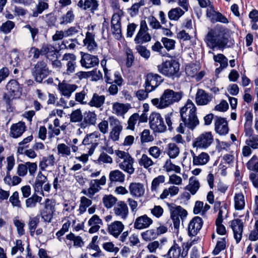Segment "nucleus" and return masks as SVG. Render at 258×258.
I'll list each match as a JSON object with an SVG mask.
<instances>
[{
  "instance_id": "nucleus-1",
  "label": "nucleus",
  "mask_w": 258,
  "mask_h": 258,
  "mask_svg": "<svg viewBox=\"0 0 258 258\" xmlns=\"http://www.w3.org/2000/svg\"><path fill=\"white\" fill-rule=\"evenodd\" d=\"M205 41L211 48L213 49L218 47L222 50L232 46L234 43V40L231 38L229 30L219 25L208 32L205 37Z\"/></svg>"
},
{
  "instance_id": "nucleus-2",
  "label": "nucleus",
  "mask_w": 258,
  "mask_h": 258,
  "mask_svg": "<svg viewBox=\"0 0 258 258\" xmlns=\"http://www.w3.org/2000/svg\"><path fill=\"white\" fill-rule=\"evenodd\" d=\"M182 98V93L174 92L172 90L166 89L160 98L153 99L152 104L159 108H163L178 102Z\"/></svg>"
},
{
  "instance_id": "nucleus-3",
  "label": "nucleus",
  "mask_w": 258,
  "mask_h": 258,
  "mask_svg": "<svg viewBox=\"0 0 258 258\" xmlns=\"http://www.w3.org/2000/svg\"><path fill=\"white\" fill-rule=\"evenodd\" d=\"M180 64L175 59H171L163 62L157 66L158 72L161 74L168 77H178Z\"/></svg>"
},
{
  "instance_id": "nucleus-4",
  "label": "nucleus",
  "mask_w": 258,
  "mask_h": 258,
  "mask_svg": "<svg viewBox=\"0 0 258 258\" xmlns=\"http://www.w3.org/2000/svg\"><path fill=\"white\" fill-rule=\"evenodd\" d=\"M32 75L36 82L41 83L50 73L47 64L43 60L38 61L31 70Z\"/></svg>"
},
{
  "instance_id": "nucleus-5",
  "label": "nucleus",
  "mask_w": 258,
  "mask_h": 258,
  "mask_svg": "<svg viewBox=\"0 0 258 258\" xmlns=\"http://www.w3.org/2000/svg\"><path fill=\"white\" fill-rule=\"evenodd\" d=\"M149 119L150 128L154 132L162 133L166 131V126L160 113L155 112H152L150 114Z\"/></svg>"
},
{
  "instance_id": "nucleus-6",
  "label": "nucleus",
  "mask_w": 258,
  "mask_h": 258,
  "mask_svg": "<svg viewBox=\"0 0 258 258\" xmlns=\"http://www.w3.org/2000/svg\"><path fill=\"white\" fill-rule=\"evenodd\" d=\"M214 138L211 132H207L201 134L193 141L194 147L207 148L213 142Z\"/></svg>"
},
{
  "instance_id": "nucleus-7",
  "label": "nucleus",
  "mask_w": 258,
  "mask_h": 258,
  "mask_svg": "<svg viewBox=\"0 0 258 258\" xmlns=\"http://www.w3.org/2000/svg\"><path fill=\"white\" fill-rule=\"evenodd\" d=\"M164 79L161 76L157 74L149 73L147 75L145 81V88L148 92H151L155 89Z\"/></svg>"
},
{
  "instance_id": "nucleus-8",
  "label": "nucleus",
  "mask_w": 258,
  "mask_h": 258,
  "mask_svg": "<svg viewBox=\"0 0 258 258\" xmlns=\"http://www.w3.org/2000/svg\"><path fill=\"white\" fill-rule=\"evenodd\" d=\"M187 215V211L180 206H176L174 210L171 211V218L173 221L174 228L177 230V233L178 232L180 224L179 217L183 220L186 217Z\"/></svg>"
},
{
  "instance_id": "nucleus-9",
  "label": "nucleus",
  "mask_w": 258,
  "mask_h": 258,
  "mask_svg": "<svg viewBox=\"0 0 258 258\" xmlns=\"http://www.w3.org/2000/svg\"><path fill=\"white\" fill-rule=\"evenodd\" d=\"M81 54L80 62L82 67L90 68L98 64L99 59L97 56L83 52H81Z\"/></svg>"
},
{
  "instance_id": "nucleus-10",
  "label": "nucleus",
  "mask_w": 258,
  "mask_h": 258,
  "mask_svg": "<svg viewBox=\"0 0 258 258\" xmlns=\"http://www.w3.org/2000/svg\"><path fill=\"white\" fill-rule=\"evenodd\" d=\"M231 227L232 229L234 237L236 243H238L242 238V234L243 230V223L239 219H235L231 222Z\"/></svg>"
},
{
  "instance_id": "nucleus-11",
  "label": "nucleus",
  "mask_w": 258,
  "mask_h": 258,
  "mask_svg": "<svg viewBox=\"0 0 258 258\" xmlns=\"http://www.w3.org/2000/svg\"><path fill=\"white\" fill-rule=\"evenodd\" d=\"M111 27L115 38L120 40L122 37L121 18L119 15L114 14L111 21Z\"/></svg>"
},
{
  "instance_id": "nucleus-12",
  "label": "nucleus",
  "mask_w": 258,
  "mask_h": 258,
  "mask_svg": "<svg viewBox=\"0 0 258 258\" xmlns=\"http://www.w3.org/2000/svg\"><path fill=\"white\" fill-rule=\"evenodd\" d=\"M215 131L220 136H225L228 133L229 127L225 118L218 116H215Z\"/></svg>"
},
{
  "instance_id": "nucleus-13",
  "label": "nucleus",
  "mask_w": 258,
  "mask_h": 258,
  "mask_svg": "<svg viewBox=\"0 0 258 258\" xmlns=\"http://www.w3.org/2000/svg\"><path fill=\"white\" fill-rule=\"evenodd\" d=\"M203 219L199 217H195L189 222L188 226V234L194 236L197 234L203 226Z\"/></svg>"
},
{
  "instance_id": "nucleus-14",
  "label": "nucleus",
  "mask_w": 258,
  "mask_h": 258,
  "mask_svg": "<svg viewBox=\"0 0 258 258\" xmlns=\"http://www.w3.org/2000/svg\"><path fill=\"white\" fill-rule=\"evenodd\" d=\"M6 89L13 98L19 97L22 94V87L17 81L14 79L11 80L6 85Z\"/></svg>"
},
{
  "instance_id": "nucleus-15",
  "label": "nucleus",
  "mask_w": 258,
  "mask_h": 258,
  "mask_svg": "<svg viewBox=\"0 0 258 258\" xmlns=\"http://www.w3.org/2000/svg\"><path fill=\"white\" fill-rule=\"evenodd\" d=\"M182 122L185 126L191 130H193L199 124V121L196 115V107L190 109L188 119L186 118L185 121Z\"/></svg>"
},
{
  "instance_id": "nucleus-16",
  "label": "nucleus",
  "mask_w": 258,
  "mask_h": 258,
  "mask_svg": "<svg viewBox=\"0 0 258 258\" xmlns=\"http://www.w3.org/2000/svg\"><path fill=\"white\" fill-rule=\"evenodd\" d=\"M77 6L83 10H89L93 13L98 10L99 4L97 0H80Z\"/></svg>"
},
{
  "instance_id": "nucleus-17",
  "label": "nucleus",
  "mask_w": 258,
  "mask_h": 258,
  "mask_svg": "<svg viewBox=\"0 0 258 258\" xmlns=\"http://www.w3.org/2000/svg\"><path fill=\"white\" fill-rule=\"evenodd\" d=\"M213 96L207 93L204 90L199 89L196 96V101L199 105L208 104L212 100Z\"/></svg>"
},
{
  "instance_id": "nucleus-18",
  "label": "nucleus",
  "mask_w": 258,
  "mask_h": 258,
  "mask_svg": "<svg viewBox=\"0 0 258 258\" xmlns=\"http://www.w3.org/2000/svg\"><path fill=\"white\" fill-rule=\"evenodd\" d=\"M97 119V115L94 112H86L84 113L83 121L80 124V126L85 128L88 126L95 125Z\"/></svg>"
},
{
  "instance_id": "nucleus-19",
  "label": "nucleus",
  "mask_w": 258,
  "mask_h": 258,
  "mask_svg": "<svg viewBox=\"0 0 258 258\" xmlns=\"http://www.w3.org/2000/svg\"><path fill=\"white\" fill-rule=\"evenodd\" d=\"M124 229V225L121 222L115 221L108 225V232L114 237L117 238Z\"/></svg>"
},
{
  "instance_id": "nucleus-20",
  "label": "nucleus",
  "mask_w": 258,
  "mask_h": 258,
  "mask_svg": "<svg viewBox=\"0 0 258 258\" xmlns=\"http://www.w3.org/2000/svg\"><path fill=\"white\" fill-rule=\"evenodd\" d=\"M26 126L24 122L20 121L13 124L10 128V134L13 138H17L20 137L25 131Z\"/></svg>"
},
{
  "instance_id": "nucleus-21",
  "label": "nucleus",
  "mask_w": 258,
  "mask_h": 258,
  "mask_svg": "<svg viewBox=\"0 0 258 258\" xmlns=\"http://www.w3.org/2000/svg\"><path fill=\"white\" fill-rule=\"evenodd\" d=\"M187 254V252L184 255L183 252L181 253V248L176 243L175 240L174 241L173 245L168 250V252L164 255L167 258H179L180 255L184 257Z\"/></svg>"
},
{
  "instance_id": "nucleus-22",
  "label": "nucleus",
  "mask_w": 258,
  "mask_h": 258,
  "mask_svg": "<svg viewBox=\"0 0 258 258\" xmlns=\"http://www.w3.org/2000/svg\"><path fill=\"white\" fill-rule=\"evenodd\" d=\"M152 223V220L146 215L137 218L134 223V227L138 229L147 228Z\"/></svg>"
},
{
  "instance_id": "nucleus-23",
  "label": "nucleus",
  "mask_w": 258,
  "mask_h": 258,
  "mask_svg": "<svg viewBox=\"0 0 258 258\" xmlns=\"http://www.w3.org/2000/svg\"><path fill=\"white\" fill-rule=\"evenodd\" d=\"M130 194L133 196L140 197L145 192V189L143 184L141 183L132 182L129 186Z\"/></svg>"
},
{
  "instance_id": "nucleus-24",
  "label": "nucleus",
  "mask_w": 258,
  "mask_h": 258,
  "mask_svg": "<svg viewBox=\"0 0 258 258\" xmlns=\"http://www.w3.org/2000/svg\"><path fill=\"white\" fill-rule=\"evenodd\" d=\"M127 156V159H124L123 162L119 166L121 169L131 174L134 172V168L133 166L134 159L130 154H128Z\"/></svg>"
},
{
  "instance_id": "nucleus-25",
  "label": "nucleus",
  "mask_w": 258,
  "mask_h": 258,
  "mask_svg": "<svg viewBox=\"0 0 258 258\" xmlns=\"http://www.w3.org/2000/svg\"><path fill=\"white\" fill-rule=\"evenodd\" d=\"M119 207H115L113 209L115 215L121 216V218L125 220L128 214V208L126 204L123 202H120Z\"/></svg>"
},
{
  "instance_id": "nucleus-26",
  "label": "nucleus",
  "mask_w": 258,
  "mask_h": 258,
  "mask_svg": "<svg viewBox=\"0 0 258 258\" xmlns=\"http://www.w3.org/2000/svg\"><path fill=\"white\" fill-rule=\"evenodd\" d=\"M200 186L199 181L196 179L195 176H192L189 179V184L185 186V189L189 191L194 195L198 190Z\"/></svg>"
},
{
  "instance_id": "nucleus-27",
  "label": "nucleus",
  "mask_w": 258,
  "mask_h": 258,
  "mask_svg": "<svg viewBox=\"0 0 258 258\" xmlns=\"http://www.w3.org/2000/svg\"><path fill=\"white\" fill-rule=\"evenodd\" d=\"M151 40V36L149 33L143 32L138 31L137 34L134 41L136 44H142L150 41Z\"/></svg>"
},
{
  "instance_id": "nucleus-28",
  "label": "nucleus",
  "mask_w": 258,
  "mask_h": 258,
  "mask_svg": "<svg viewBox=\"0 0 258 258\" xmlns=\"http://www.w3.org/2000/svg\"><path fill=\"white\" fill-rule=\"evenodd\" d=\"M105 99V97L104 95L99 96L97 93H94L92 99L89 102V105L97 108L100 107L104 103Z\"/></svg>"
},
{
  "instance_id": "nucleus-29",
  "label": "nucleus",
  "mask_w": 258,
  "mask_h": 258,
  "mask_svg": "<svg viewBox=\"0 0 258 258\" xmlns=\"http://www.w3.org/2000/svg\"><path fill=\"white\" fill-rule=\"evenodd\" d=\"M124 177V174L118 170L111 171L109 173V180L111 183L113 182H123Z\"/></svg>"
},
{
  "instance_id": "nucleus-30",
  "label": "nucleus",
  "mask_w": 258,
  "mask_h": 258,
  "mask_svg": "<svg viewBox=\"0 0 258 258\" xmlns=\"http://www.w3.org/2000/svg\"><path fill=\"white\" fill-rule=\"evenodd\" d=\"M130 104H124L118 102L114 103L112 109L117 115H122L126 113L129 109Z\"/></svg>"
},
{
  "instance_id": "nucleus-31",
  "label": "nucleus",
  "mask_w": 258,
  "mask_h": 258,
  "mask_svg": "<svg viewBox=\"0 0 258 258\" xmlns=\"http://www.w3.org/2000/svg\"><path fill=\"white\" fill-rule=\"evenodd\" d=\"M234 200L235 210H241L244 209L245 206L244 197L242 193L236 194Z\"/></svg>"
},
{
  "instance_id": "nucleus-32",
  "label": "nucleus",
  "mask_w": 258,
  "mask_h": 258,
  "mask_svg": "<svg viewBox=\"0 0 258 258\" xmlns=\"http://www.w3.org/2000/svg\"><path fill=\"white\" fill-rule=\"evenodd\" d=\"M184 14V12L180 8L177 7L170 10L168 13V16L170 20H178Z\"/></svg>"
},
{
  "instance_id": "nucleus-33",
  "label": "nucleus",
  "mask_w": 258,
  "mask_h": 258,
  "mask_svg": "<svg viewBox=\"0 0 258 258\" xmlns=\"http://www.w3.org/2000/svg\"><path fill=\"white\" fill-rule=\"evenodd\" d=\"M66 238L68 240L74 241V246L81 247L84 245V242L82 237L80 236H75L73 233H70L66 236Z\"/></svg>"
},
{
  "instance_id": "nucleus-34",
  "label": "nucleus",
  "mask_w": 258,
  "mask_h": 258,
  "mask_svg": "<svg viewBox=\"0 0 258 258\" xmlns=\"http://www.w3.org/2000/svg\"><path fill=\"white\" fill-rule=\"evenodd\" d=\"M39 222V216H36L33 218H30L28 226L31 236H33L34 235L35 231Z\"/></svg>"
},
{
  "instance_id": "nucleus-35",
  "label": "nucleus",
  "mask_w": 258,
  "mask_h": 258,
  "mask_svg": "<svg viewBox=\"0 0 258 258\" xmlns=\"http://www.w3.org/2000/svg\"><path fill=\"white\" fill-rule=\"evenodd\" d=\"M196 107L194 103L191 102V100H188L187 101L186 104L184 106L182 107L180 109V115L181 119L182 121H184L186 120V112L187 111L188 109H189V110L192 108Z\"/></svg>"
},
{
  "instance_id": "nucleus-36",
  "label": "nucleus",
  "mask_w": 258,
  "mask_h": 258,
  "mask_svg": "<svg viewBox=\"0 0 258 258\" xmlns=\"http://www.w3.org/2000/svg\"><path fill=\"white\" fill-rule=\"evenodd\" d=\"M75 19V15L73 14V12L72 10H69L67 12V14L62 16L60 18V25L67 24L72 22Z\"/></svg>"
},
{
  "instance_id": "nucleus-37",
  "label": "nucleus",
  "mask_w": 258,
  "mask_h": 258,
  "mask_svg": "<svg viewBox=\"0 0 258 258\" xmlns=\"http://www.w3.org/2000/svg\"><path fill=\"white\" fill-rule=\"evenodd\" d=\"M168 155L170 158H175L179 153V148L174 143H169L168 145Z\"/></svg>"
},
{
  "instance_id": "nucleus-38",
  "label": "nucleus",
  "mask_w": 258,
  "mask_h": 258,
  "mask_svg": "<svg viewBox=\"0 0 258 258\" xmlns=\"http://www.w3.org/2000/svg\"><path fill=\"white\" fill-rule=\"evenodd\" d=\"M141 235L143 239L147 241L153 240L158 236V234H156V230L155 229L148 230L143 232Z\"/></svg>"
},
{
  "instance_id": "nucleus-39",
  "label": "nucleus",
  "mask_w": 258,
  "mask_h": 258,
  "mask_svg": "<svg viewBox=\"0 0 258 258\" xmlns=\"http://www.w3.org/2000/svg\"><path fill=\"white\" fill-rule=\"evenodd\" d=\"M213 59L215 62H219L220 64V66L223 68H226L228 66V59L223 54L219 53L217 55H214Z\"/></svg>"
},
{
  "instance_id": "nucleus-40",
  "label": "nucleus",
  "mask_w": 258,
  "mask_h": 258,
  "mask_svg": "<svg viewBox=\"0 0 258 258\" xmlns=\"http://www.w3.org/2000/svg\"><path fill=\"white\" fill-rule=\"evenodd\" d=\"M117 199L112 195L105 196L103 198L104 206L107 209L111 208L116 203Z\"/></svg>"
},
{
  "instance_id": "nucleus-41",
  "label": "nucleus",
  "mask_w": 258,
  "mask_h": 258,
  "mask_svg": "<svg viewBox=\"0 0 258 258\" xmlns=\"http://www.w3.org/2000/svg\"><path fill=\"white\" fill-rule=\"evenodd\" d=\"M197 159L195 164H194V165H205L209 161V156L207 153L202 152L197 156Z\"/></svg>"
},
{
  "instance_id": "nucleus-42",
  "label": "nucleus",
  "mask_w": 258,
  "mask_h": 258,
  "mask_svg": "<svg viewBox=\"0 0 258 258\" xmlns=\"http://www.w3.org/2000/svg\"><path fill=\"white\" fill-rule=\"evenodd\" d=\"M82 119L83 115L80 109L73 111L70 116L71 121L73 122H80Z\"/></svg>"
},
{
  "instance_id": "nucleus-43",
  "label": "nucleus",
  "mask_w": 258,
  "mask_h": 258,
  "mask_svg": "<svg viewBox=\"0 0 258 258\" xmlns=\"http://www.w3.org/2000/svg\"><path fill=\"white\" fill-rule=\"evenodd\" d=\"M136 49L142 57L146 59L149 58L150 56V51L149 50H148L145 46H143L142 45H137Z\"/></svg>"
},
{
  "instance_id": "nucleus-44",
  "label": "nucleus",
  "mask_w": 258,
  "mask_h": 258,
  "mask_svg": "<svg viewBox=\"0 0 258 258\" xmlns=\"http://www.w3.org/2000/svg\"><path fill=\"white\" fill-rule=\"evenodd\" d=\"M139 164L140 165L143 166L144 168H148L150 166L153 165L154 162L146 154H143L142 158L139 161Z\"/></svg>"
},
{
  "instance_id": "nucleus-45",
  "label": "nucleus",
  "mask_w": 258,
  "mask_h": 258,
  "mask_svg": "<svg viewBox=\"0 0 258 258\" xmlns=\"http://www.w3.org/2000/svg\"><path fill=\"white\" fill-rule=\"evenodd\" d=\"M14 22L11 21H7L5 23H3L1 27V30L3 31L5 34H8L10 33L12 29L15 27Z\"/></svg>"
},
{
  "instance_id": "nucleus-46",
  "label": "nucleus",
  "mask_w": 258,
  "mask_h": 258,
  "mask_svg": "<svg viewBox=\"0 0 258 258\" xmlns=\"http://www.w3.org/2000/svg\"><path fill=\"white\" fill-rule=\"evenodd\" d=\"M164 167L166 168L167 172L174 171L177 173H179L180 172V167L173 164L170 159L166 161Z\"/></svg>"
},
{
  "instance_id": "nucleus-47",
  "label": "nucleus",
  "mask_w": 258,
  "mask_h": 258,
  "mask_svg": "<svg viewBox=\"0 0 258 258\" xmlns=\"http://www.w3.org/2000/svg\"><path fill=\"white\" fill-rule=\"evenodd\" d=\"M139 117V115L137 113H135L132 115L128 120V126H127L126 129L134 131L135 129V125Z\"/></svg>"
},
{
  "instance_id": "nucleus-48",
  "label": "nucleus",
  "mask_w": 258,
  "mask_h": 258,
  "mask_svg": "<svg viewBox=\"0 0 258 258\" xmlns=\"http://www.w3.org/2000/svg\"><path fill=\"white\" fill-rule=\"evenodd\" d=\"M217 22H220L223 23H228V19L221 13L216 12L214 14V16L212 17L211 22L214 23Z\"/></svg>"
},
{
  "instance_id": "nucleus-49",
  "label": "nucleus",
  "mask_w": 258,
  "mask_h": 258,
  "mask_svg": "<svg viewBox=\"0 0 258 258\" xmlns=\"http://www.w3.org/2000/svg\"><path fill=\"white\" fill-rule=\"evenodd\" d=\"M222 241H218L217 242L216 245L213 251V253L214 255L218 254L222 250H224L226 247V241L225 239L222 238Z\"/></svg>"
},
{
  "instance_id": "nucleus-50",
  "label": "nucleus",
  "mask_w": 258,
  "mask_h": 258,
  "mask_svg": "<svg viewBox=\"0 0 258 258\" xmlns=\"http://www.w3.org/2000/svg\"><path fill=\"white\" fill-rule=\"evenodd\" d=\"M245 143L253 149H258V135H253L248 140H246Z\"/></svg>"
},
{
  "instance_id": "nucleus-51",
  "label": "nucleus",
  "mask_w": 258,
  "mask_h": 258,
  "mask_svg": "<svg viewBox=\"0 0 258 258\" xmlns=\"http://www.w3.org/2000/svg\"><path fill=\"white\" fill-rule=\"evenodd\" d=\"M161 41L167 50L173 49L175 47V41L173 39L163 37Z\"/></svg>"
},
{
  "instance_id": "nucleus-52",
  "label": "nucleus",
  "mask_w": 258,
  "mask_h": 258,
  "mask_svg": "<svg viewBox=\"0 0 258 258\" xmlns=\"http://www.w3.org/2000/svg\"><path fill=\"white\" fill-rule=\"evenodd\" d=\"M14 98H13V97L11 96L10 94H9L8 93H5L3 96V99L6 103V109L8 112L13 111V108H12V100Z\"/></svg>"
},
{
  "instance_id": "nucleus-53",
  "label": "nucleus",
  "mask_w": 258,
  "mask_h": 258,
  "mask_svg": "<svg viewBox=\"0 0 258 258\" xmlns=\"http://www.w3.org/2000/svg\"><path fill=\"white\" fill-rule=\"evenodd\" d=\"M10 202L14 207H21V201L19 200V192L17 191H15L9 199Z\"/></svg>"
},
{
  "instance_id": "nucleus-54",
  "label": "nucleus",
  "mask_w": 258,
  "mask_h": 258,
  "mask_svg": "<svg viewBox=\"0 0 258 258\" xmlns=\"http://www.w3.org/2000/svg\"><path fill=\"white\" fill-rule=\"evenodd\" d=\"M54 212L52 211L44 209L41 212V217L44 221L50 222L53 218Z\"/></svg>"
},
{
  "instance_id": "nucleus-55",
  "label": "nucleus",
  "mask_w": 258,
  "mask_h": 258,
  "mask_svg": "<svg viewBox=\"0 0 258 258\" xmlns=\"http://www.w3.org/2000/svg\"><path fill=\"white\" fill-rule=\"evenodd\" d=\"M153 140V137L150 135L149 130H144L141 135V142L142 143L149 142Z\"/></svg>"
},
{
  "instance_id": "nucleus-56",
  "label": "nucleus",
  "mask_w": 258,
  "mask_h": 258,
  "mask_svg": "<svg viewBox=\"0 0 258 258\" xmlns=\"http://www.w3.org/2000/svg\"><path fill=\"white\" fill-rule=\"evenodd\" d=\"M164 181L165 177L163 175H159L155 178L152 182V191L156 190L159 184L163 183Z\"/></svg>"
},
{
  "instance_id": "nucleus-57",
  "label": "nucleus",
  "mask_w": 258,
  "mask_h": 258,
  "mask_svg": "<svg viewBox=\"0 0 258 258\" xmlns=\"http://www.w3.org/2000/svg\"><path fill=\"white\" fill-rule=\"evenodd\" d=\"M55 48L51 45L48 44H43L40 49L41 55H46L48 53L54 52Z\"/></svg>"
},
{
  "instance_id": "nucleus-58",
  "label": "nucleus",
  "mask_w": 258,
  "mask_h": 258,
  "mask_svg": "<svg viewBox=\"0 0 258 258\" xmlns=\"http://www.w3.org/2000/svg\"><path fill=\"white\" fill-rule=\"evenodd\" d=\"M45 22L49 27H52L55 25L56 21V17L53 13H49L45 15Z\"/></svg>"
},
{
  "instance_id": "nucleus-59",
  "label": "nucleus",
  "mask_w": 258,
  "mask_h": 258,
  "mask_svg": "<svg viewBox=\"0 0 258 258\" xmlns=\"http://www.w3.org/2000/svg\"><path fill=\"white\" fill-rule=\"evenodd\" d=\"M58 152L62 154L69 156L71 154V150L70 147L64 144H60L57 146Z\"/></svg>"
},
{
  "instance_id": "nucleus-60",
  "label": "nucleus",
  "mask_w": 258,
  "mask_h": 258,
  "mask_svg": "<svg viewBox=\"0 0 258 258\" xmlns=\"http://www.w3.org/2000/svg\"><path fill=\"white\" fill-rule=\"evenodd\" d=\"M229 108V105L225 100H222L219 104L215 106L214 109L221 112H225Z\"/></svg>"
},
{
  "instance_id": "nucleus-61",
  "label": "nucleus",
  "mask_w": 258,
  "mask_h": 258,
  "mask_svg": "<svg viewBox=\"0 0 258 258\" xmlns=\"http://www.w3.org/2000/svg\"><path fill=\"white\" fill-rule=\"evenodd\" d=\"M109 120L110 125L113 126L112 128L122 130V126L121 125V123L117 118L113 116H110L109 117Z\"/></svg>"
},
{
  "instance_id": "nucleus-62",
  "label": "nucleus",
  "mask_w": 258,
  "mask_h": 258,
  "mask_svg": "<svg viewBox=\"0 0 258 258\" xmlns=\"http://www.w3.org/2000/svg\"><path fill=\"white\" fill-rule=\"evenodd\" d=\"M70 224L71 223L70 221H68V222L64 223L62 225V228L56 232V235L57 236V238L59 239V240H60V239L59 238L61 236L63 235L66 232L69 230Z\"/></svg>"
},
{
  "instance_id": "nucleus-63",
  "label": "nucleus",
  "mask_w": 258,
  "mask_h": 258,
  "mask_svg": "<svg viewBox=\"0 0 258 258\" xmlns=\"http://www.w3.org/2000/svg\"><path fill=\"white\" fill-rule=\"evenodd\" d=\"M90 73H91V81H98L100 79L102 78V74L100 71H98L96 69H94L92 71H90Z\"/></svg>"
},
{
  "instance_id": "nucleus-64",
  "label": "nucleus",
  "mask_w": 258,
  "mask_h": 258,
  "mask_svg": "<svg viewBox=\"0 0 258 258\" xmlns=\"http://www.w3.org/2000/svg\"><path fill=\"white\" fill-rule=\"evenodd\" d=\"M48 0H39L36 6V9L41 13L48 8Z\"/></svg>"
}]
</instances>
